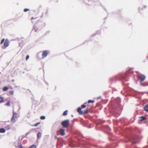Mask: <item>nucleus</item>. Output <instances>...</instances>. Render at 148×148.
<instances>
[{"label": "nucleus", "mask_w": 148, "mask_h": 148, "mask_svg": "<svg viewBox=\"0 0 148 148\" xmlns=\"http://www.w3.org/2000/svg\"><path fill=\"white\" fill-rule=\"evenodd\" d=\"M69 121L68 120H66L62 121L61 123V125L64 128H67L69 124Z\"/></svg>", "instance_id": "obj_1"}, {"label": "nucleus", "mask_w": 148, "mask_h": 148, "mask_svg": "<svg viewBox=\"0 0 148 148\" xmlns=\"http://www.w3.org/2000/svg\"><path fill=\"white\" fill-rule=\"evenodd\" d=\"M81 108H79L77 110V111L80 114H87L88 112V109H87L84 112L81 110Z\"/></svg>", "instance_id": "obj_2"}, {"label": "nucleus", "mask_w": 148, "mask_h": 148, "mask_svg": "<svg viewBox=\"0 0 148 148\" xmlns=\"http://www.w3.org/2000/svg\"><path fill=\"white\" fill-rule=\"evenodd\" d=\"M17 114L13 111V116L11 119V121L12 122L14 123L15 122L17 117Z\"/></svg>", "instance_id": "obj_3"}, {"label": "nucleus", "mask_w": 148, "mask_h": 148, "mask_svg": "<svg viewBox=\"0 0 148 148\" xmlns=\"http://www.w3.org/2000/svg\"><path fill=\"white\" fill-rule=\"evenodd\" d=\"M140 79V82L143 81L145 79V76L143 75H140L137 76Z\"/></svg>", "instance_id": "obj_4"}, {"label": "nucleus", "mask_w": 148, "mask_h": 148, "mask_svg": "<svg viewBox=\"0 0 148 148\" xmlns=\"http://www.w3.org/2000/svg\"><path fill=\"white\" fill-rule=\"evenodd\" d=\"M9 45V42L8 40H6L4 43V47L3 48L5 49L6 47L8 46Z\"/></svg>", "instance_id": "obj_5"}, {"label": "nucleus", "mask_w": 148, "mask_h": 148, "mask_svg": "<svg viewBox=\"0 0 148 148\" xmlns=\"http://www.w3.org/2000/svg\"><path fill=\"white\" fill-rule=\"evenodd\" d=\"M48 54V52L47 51H44L42 54V57L43 58H45L47 56Z\"/></svg>", "instance_id": "obj_6"}, {"label": "nucleus", "mask_w": 148, "mask_h": 148, "mask_svg": "<svg viewBox=\"0 0 148 148\" xmlns=\"http://www.w3.org/2000/svg\"><path fill=\"white\" fill-rule=\"evenodd\" d=\"M60 135L62 136H63L65 134V130L63 129H61L60 130Z\"/></svg>", "instance_id": "obj_7"}, {"label": "nucleus", "mask_w": 148, "mask_h": 148, "mask_svg": "<svg viewBox=\"0 0 148 148\" xmlns=\"http://www.w3.org/2000/svg\"><path fill=\"white\" fill-rule=\"evenodd\" d=\"M144 109L145 111L148 112V103L145 106Z\"/></svg>", "instance_id": "obj_8"}, {"label": "nucleus", "mask_w": 148, "mask_h": 148, "mask_svg": "<svg viewBox=\"0 0 148 148\" xmlns=\"http://www.w3.org/2000/svg\"><path fill=\"white\" fill-rule=\"evenodd\" d=\"M5 129L6 130H10L11 128V126L10 125H8L5 127Z\"/></svg>", "instance_id": "obj_9"}, {"label": "nucleus", "mask_w": 148, "mask_h": 148, "mask_svg": "<svg viewBox=\"0 0 148 148\" xmlns=\"http://www.w3.org/2000/svg\"><path fill=\"white\" fill-rule=\"evenodd\" d=\"M5 130L4 128H1L0 129V133H4L5 132Z\"/></svg>", "instance_id": "obj_10"}, {"label": "nucleus", "mask_w": 148, "mask_h": 148, "mask_svg": "<svg viewBox=\"0 0 148 148\" xmlns=\"http://www.w3.org/2000/svg\"><path fill=\"white\" fill-rule=\"evenodd\" d=\"M4 99V98L3 97H0V103H1L3 102Z\"/></svg>", "instance_id": "obj_11"}, {"label": "nucleus", "mask_w": 148, "mask_h": 148, "mask_svg": "<svg viewBox=\"0 0 148 148\" xmlns=\"http://www.w3.org/2000/svg\"><path fill=\"white\" fill-rule=\"evenodd\" d=\"M41 133L40 132H39L37 134V138H40L41 136Z\"/></svg>", "instance_id": "obj_12"}, {"label": "nucleus", "mask_w": 148, "mask_h": 148, "mask_svg": "<svg viewBox=\"0 0 148 148\" xmlns=\"http://www.w3.org/2000/svg\"><path fill=\"white\" fill-rule=\"evenodd\" d=\"M38 29L35 26H34L33 30H34L35 32H37L38 31Z\"/></svg>", "instance_id": "obj_13"}, {"label": "nucleus", "mask_w": 148, "mask_h": 148, "mask_svg": "<svg viewBox=\"0 0 148 148\" xmlns=\"http://www.w3.org/2000/svg\"><path fill=\"white\" fill-rule=\"evenodd\" d=\"M68 111L67 110L65 111L63 113V115L64 116H65L67 115L68 114Z\"/></svg>", "instance_id": "obj_14"}, {"label": "nucleus", "mask_w": 148, "mask_h": 148, "mask_svg": "<svg viewBox=\"0 0 148 148\" xmlns=\"http://www.w3.org/2000/svg\"><path fill=\"white\" fill-rule=\"evenodd\" d=\"M84 104L86 105V107H87V109L89 107L90 105H89V103L87 102H85L84 103Z\"/></svg>", "instance_id": "obj_15"}, {"label": "nucleus", "mask_w": 148, "mask_h": 148, "mask_svg": "<svg viewBox=\"0 0 148 148\" xmlns=\"http://www.w3.org/2000/svg\"><path fill=\"white\" fill-rule=\"evenodd\" d=\"M146 6L145 5H142V6L140 8H139V10H141L143 9V8H146Z\"/></svg>", "instance_id": "obj_16"}, {"label": "nucleus", "mask_w": 148, "mask_h": 148, "mask_svg": "<svg viewBox=\"0 0 148 148\" xmlns=\"http://www.w3.org/2000/svg\"><path fill=\"white\" fill-rule=\"evenodd\" d=\"M8 89V88L7 87H4L3 89V91H6Z\"/></svg>", "instance_id": "obj_17"}, {"label": "nucleus", "mask_w": 148, "mask_h": 148, "mask_svg": "<svg viewBox=\"0 0 148 148\" xmlns=\"http://www.w3.org/2000/svg\"><path fill=\"white\" fill-rule=\"evenodd\" d=\"M94 101L93 100H89L88 101V102L89 103H93L94 102Z\"/></svg>", "instance_id": "obj_18"}, {"label": "nucleus", "mask_w": 148, "mask_h": 148, "mask_svg": "<svg viewBox=\"0 0 148 148\" xmlns=\"http://www.w3.org/2000/svg\"><path fill=\"white\" fill-rule=\"evenodd\" d=\"M141 121L146 120V117H143L142 116L141 117Z\"/></svg>", "instance_id": "obj_19"}, {"label": "nucleus", "mask_w": 148, "mask_h": 148, "mask_svg": "<svg viewBox=\"0 0 148 148\" xmlns=\"http://www.w3.org/2000/svg\"><path fill=\"white\" fill-rule=\"evenodd\" d=\"M45 117L44 116H41L40 117V119L41 120H44L45 119Z\"/></svg>", "instance_id": "obj_20"}, {"label": "nucleus", "mask_w": 148, "mask_h": 148, "mask_svg": "<svg viewBox=\"0 0 148 148\" xmlns=\"http://www.w3.org/2000/svg\"><path fill=\"white\" fill-rule=\"evenodd\" d=\"M9 93L10 95H12L14 94V92L13 91L11 90L9 91Z\"/></svg>", "instance_id": "obj_21"}, {"label": "nucleus", "mask_w": 148, "mask_h": 148, "mask_svg": "<svg viewBox=\"0 0 148 148\" xmlns=\"http://www.w3.org/2000/svg\"><path fill=\"white\" fill-rule=\"evenodd\" d=\"M86 105L84 104H83V105H82V106H81V108H86Z\"/></svg>", "instance_id": "obj_22"}, {"label": "nucleus", "mask_w": 148, "mask_h": 148, "mask_svg": "<svg viewBox=\"0 0 148 148\" xmlns=\"http://www.w3.org/2000/svg\"><path fill=\"white\" fill-rule=\"evenodd\" d=\"M36 146L35 145H33L30 147L29 148H36Z\"/></svg>", "instance_id": "obj_23"}, {"label": "nucleus", "mask_w": 148, "mask_h": 148, "mask_svg": "<svg viewBox=\"0 0 148 148\" xmlns=\"http://www.w3.org/2000/svg\"><path fill=\"white\" fill-rule=\"evenodd\" d=\"M40 122H38V123H36L35 125H34V126L35 127H36L38 126V125L40 124Z\"/></svg>", "instance_id": "obj_24"}, {"label": "nucleus", "mask_w": 148, "mask_h": 148, "mask_svg": "<svg viewBox=\"0 0 148 148\" xmlns=\"http://www.w3.org/2000/svg\"><path fill=\"white\" fill-rule=\"evenodd\" d=\"M4 41H5V39H3L1 40V42L0 43V44H2L4 42Z\"/></svg>", "instance_id": "obj_25"}, {"label": "nucleus", "mask_w": 148, "mask_h": 148, "mask_svg": "<svg viewBox=\"0 0 148 148\" xmlns=\"http://www.w3.org/2000/svg\"><path fill=\"white\" fill-rule=\"evenodd\" d=\"M29 9H25L24 10V12H27L28 11H29Z\"/></svg>", "instance_id": "obj_26"}, {"label": "nucleus", "mask_w": 148, "mask_h": 148, "mask_svg": "<svg viewBox=\"0 0 148 148\" xmlns=\"http://www.w3.org/2000/svg\"><path fill=\"white\" fill-rule=\"evenodd\" d=\"M29 58V55H27L26 58V60H27Z\"/></svg>", "instance_id": "obj_27"}, {"label": "nucleus", "mask_w": 148, "mask_h": 148, "mask_svg": "<svg viewBox=\"0 0 148 148\" xmlns=\"http://www.w3.org/2000/svg\"><path fill=\"white\" fill-rule=\"evenodd\" d=\"M6 105L7 106H10V102H8L6 104Z\"/></svg>", "instance_id": "obj_28"}, {"label": "nucleus", "mask_w": 148, "mask_h": 148, "mask_svg": "<svg viewBox=\"0 0 148 148\" xmlns=\"http://www.w3.org/2000/svg\"><path fill=\"white\" fill-rule=\"evenodd\" d=\"M19 148H23L21 145L19 146Z\"/></svg>", "instance_id": "obj_29"}, {"label": "nucleus", "mask_w": 148, "mask_h": 148, "mask_svg": "<svg viewBox=\"0 0 148 148\" xmlns=\"http://www.w3.org/2000/svg\"><path fill=\"white\" fill-rule=\"evenodd\" d=\"M35 19V18H34L33 17H32L31 19V21H32V20H33V19Z\"/></svg>", "instance_id": "obj_30"}, {"label": "nucleus", "mask_w": 148, "mask_h": 148, "mask_svg": "<svg viewBox=\"0 0 148 148\" xmlns=\"http://www.w3.org/2000/svg\"><path fill=\"white\" fill-rule=\"evenodd\" d=\"M47 13H48V12H45V14H47Z\"/></svg>", "instance_id": "obj_31"}, {"label": "nucleus", "mask_w": 148, "mask_h": 148, "mask_svg": "<svg viewBox=\"0 0 148 148\" xmlns=\"http://www.w3.org/2000/svg\"><path fill=\"white\" fill-rule=\"evenodd\" d=\"M55 138H57V136H55Z\"/></svg>", "instance_id": "obj_32"}, {"label": "nucleus", "mask_w": 148, "mask_h": 148, "mask_svg": "<svg viewBox=\"0 0 148 148\" xmlns=\"http://www.w3.org/2000/svg\"><path fill=\"white\" fill-rule=\"evenodd\" d=\"M73 117V116L72 115H71Z\"/></svg>", "instance_id": "obj_33"}]
</instances>
